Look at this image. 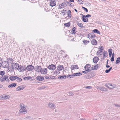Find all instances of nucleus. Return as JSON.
<instances>
[{
  "mask_svg": "<svg viewBox=\"0 0 120 120\" xmlns=\"http://www.w3.org/2000/svg\"><path fill=\"white\" fill-rule=\"evenodd\" d=\"M20 109L19 110L20 112L22 114H26L27 112V110L26 109L25 105L23 104H20Z\"/></svg>",
  "mask_w": 120,
  "mask_h": 120,
  "instance_id": "nucleus-1",
  "label": "nucleus"
},
{
  "mask_svg": "<svg viewBox=\"0 0 120 120\" xmlns=\"http://www.w3.org/2000/svg\"><path fill=\"white\" fill-rule=\"evenodd\" d=\"M1 63V66L3 68H7L9 66V64L8 61H3Z\"/></svg>",
  "mask_w": 120,
  "mask_h": 120,
  "instance_id": "nucleus-2",
  "label": "nucleus"
},
{
  "mask_svg": "<svg viewBox=\"0 0 120 120\" xmlns=\"http://www.w3.org/2000/svg\"><path fill=\"white\" fill-rule=\"evenodd\" d=\"M40 73L43 74H46L47 73V70L46 68H41L40 69Z\"/></svg>",
  "mask_w": 120,
  "mask_h": 120,
  "instance_id": "nucleus-3",
  "label": "nucleus"
},
{
  "mask_svg": "<svg viewBox=\"0 0 120 120\" xmlns=\"http://www.w3.org/2000/svg\"><path fill=\"white\" fill-rule=\"evenodd\" d=\"M17 69L20 72H22L25 70V68L23 66H19Z\"/></svg>",
  "mask_w": 120,
  "mask_h": 120,
  "instance_id": "nucleus-4",
  "label": "nucleus"
},
{
  "mask_svg": "<svg viewBox=\"0 0 120 120\" xmlns=\"http://www.w3.org/2000/svg\"><path fill=\"white\" fill-rule=\"evenodd\" d=\"M34 67L32 65H29L27 66L26 68V69L28 71H30L33 70Z\"/></svg>",
  "mask_w": 120,
  "mask_h": 120,
  "instance_id": "nucleus-5",
  "label": "nucleus"
},
{
  "mask_svg": "<svg viewBox=\"0 0 120 120\" xmlns=\"http://www.w3.org/2000/svg\"><path fill=\"white\" fill-rule=\"evenodd\" d=\"M49 107L51 109H54L56 108V105L52 103H49L48 105Z\"/></svg>",
  "mask_w": 120,
  "mask_h": 120,
  "instance_id": "nucleus-6",
  "label": "nucleus"
},
{
  "mask_svg": "<svg viewBox=\"0 0 120 120\" xmlns=\"http://www.w3.org/2000/svg\"><path fill=\"white\" fill-rule=\"evenodd\" d=\"M48 68L49 69L52 70L55 69L56 68V66L54 65L51 64L49 66Z\"/></svg>",
  "mask_w": 120,
  "mask_h": 120,
  "instance_id": "nucleus-7",
  "label": "nucleus"
},
{
  "mask_svg": "<svg viewBox=\"0 0 120 120\" xmlns=\"http://www.w3.org/2000/svg\"><path fill=\"white\" fill-rule=\"evenodd\" d=\"M66 6L67 5L66 3L63 2L59 5L58 8V9H62L63 8L66 7Z\"/></svg>",
  "mask_w": 120,
  "mask_h": 120,
  "instance_id": "nucleus-8",
  "label": "nucleus"
},
{
  "mask_svg": "<svg viewBox=\"0 0 120 120\" xmlns=\"http://www.w3.org/2000/svg\"><path fill=\"white\" fill-rule=\"evenodd\" d=\"M41 68V66L37 65L34 67V68L36 72H40V69Z\"/></svg>",
  "mask_w": 120,
  "mask_h": 120,
  "instance_id": "nucleus-9",
  "label": "nucleus"
},
{
  "mask_svg": "<svg viewBox=\"0 0 120 120\" xmlns=\"http://www.w3.org/2000/svg\"><path fill=\"white\" fill-rule=\"evenodd\" d=\"M8 76L7 75H4V77L1 79H0V81L1 82H3L6 80L7 81H9V80L8 79Z\"/></svg>",
  "mask_w": 120,
  "mask_h": 120,
  "instance_id": "nucleus-10",
  "label": "nucleus"
},
{
  "mask_svg": "<svg viewBox=\"0 0 120 120\" xmlns=\"http://www.w3.org/2000/svg\"><path fill=\"white\" fill-rule=\"evenodd\" d=\"M88 38L89 39L94 38L95 37L94 34L93 33H89L88 35Z\"/></svg>",
  "mask_w": 120,
  "mask_h": 120,
  "instance_id": "nucleus-11",
  "label": "nucleus"
},
{
  "mask_svg": "<svg viewBox=\"0 0 120 120\" xmlns=\"http://www.w3.org/2000/svg\"><path fill=\"white\" fill-rule=\"evenodd\" d=\"M19 65L18 64L16 63H13L12 64L11 67L13 69H17Z\"/></svg>",
  "mask_w": 120,
  "mask_h": 120,
  "instance_id": "nucleus-12",
  "label": "nucleus"
},
{
  "mask_svg": "<svg viewBox=\"0 0 120 120\" xmlns=\"http://www.w3.org/2000/svg\"><path fill=\"white\" fill-rule=\"evenodd\" d=\"M97 89L99 90L102 91H106L107 90V89L104 87H98Z\"/></svg>",
  "mask_w": 120,
  "mask_h": 120,
  "instance_id": "nucleus-13",
  "label": "nucleus"
},
{
  "mask_svg": "<svg viewBox=\"0 0 120 120\" xmlns=\"http://www.w3.org/2000/svg\"><path fill=\"white\" fill-rule=\"evenodd\" d=\"M1 98L2 99H7L10 98V96L5 94H3L1 96Z\"/></svg>",
  "mask_w": 120,
  "mask_h": 120,
  "instance_id": "nucleus-14",
  "label": "nucleus"
},
{
  "mask_svg": "<svg viewBox=\"0 0 120 120\" xmlns=\"http://www.w3.org/2000/svg\"><path fill=\"white\" fill-rule=\"evenodd\" d=\"M78 67L77 65H72L71 66V70H74L75 69H78Z\"/></svg>",
  "mask_w": 120,
  "mask_h": 120,
  "instance_id": "nucleus-15",
  "label": "nucleus"
},
{
  "mask_svg": "<svg viewBox=\"0 0 120 120\" xmlns=\"http://www.w3.org/2000/svg\"><path fill=\"white\" fill-rule=\"evenodd\" d=\"M68 16H67L66 18L68 19H69L71 17V11L70 10H69L68 11Z\"/></svg>",
  "mask_w": 120,
  "mask_h": 120,
  "instance_id": "nucleus-16",
  "label": "nucleus"
},
{
  "mask_svg": "<svg viewBox=\"0 0 120 120\" xmlns=\"http://www.w3.org/2000/svg\"><path fill=\"white\" fill-rule=\"evenodd\" d=\"M99 58L97 57H96L94 58L93 59V61L94 63H97L98 61Z\"/></svg>",
  "mask_w": 120,
  "mask_h": 120,
  "instance_id": "nucleus-17",
  "label": "nucleus"
},
{
  "mask_svg": "<svg viewBox=\"0 0 120 120\" xmlns=\"http://www.w3.org/2000/svg\"><path fill=\"white\" fill-rule=\"evenodd\" d=\"M56 5V4L55 1L52 0L50 3V5L52 7Z\"/></svg>",
  "mask_w": 120,
  "mask_h": 120,
  "instance_id": "nucleus-18",
  "label": "nucleus"
},
{
  "mask_svg": "<svg viewBox=\"0 0 120 120\" xmlns=\"http://www.w3.org/2000/svg\"><path fill=\"white\" fill-rule=\"evenodd\" d=\"M37 79L39 81H42L44 80V77L41 76H38L37 77Z\"/></svg>",
  "mask_w": 120,
  "mask_h": 120,
  "instance_id": "nucleus-19",
  "label": "nucleus"
},
{
  "mask_svg": "<svg viewBox=\"0 0 120 120\" xmlns=\"http://www.w3.org/2000/svg\"><path fill=\"white\" fill-rule=\"evenodd\" d=\"M82 20L84 22H88V19L87 18H86V17L84 16V15L82 14Z\"/></svg>",
  "mask_w": 120,
  "mask_h": 120,
  "instance_id": "nucleus-20",
  "label": "nucleus"
},
{
  "mask_svg": "<svg viewBox=\"0 0 120 120\" xmlns=\"http://www.w3.org/2000/svg\"><path fill=\"white\" fill-rule=\"evenodd\" d=\"M91 43L92 45H95L97 44V42L95 39H93L91 40Z\"/></svg>",
  "mask_w": 120,
  "mask_h": 120,
  "instance_id": "nucleus-21",
  "label": "nucleus"
},
{
  "mask_svg": "<svg viewBox=\"0 0 120 120\" xmlns=\"http://www.w3.org/2000/svg\"><path fill=\"white\" fill-rule=\"evenodd\" d=\"M64 69V68L63 65H60L57 67V70L58 71H61Z\"/></svg>",
  "mask_w": 120,
  "mask_h": 120,
  "instance_id": "nucleus-22",
  "label": "nucleus"
},
{
  "mask_svg": "<svg viewBox=\"0 0 120 120\" xmlns=\"http://www.w3.org/2000/svg\"><path fill=\"white\" fill-rule=\"evenodd\" d=\"M103 48V46H101L99 49V51H98L97 52V53L98 54H99L101 53V52H102V50H103V49L102 48Z\"/></svg>",
  "mask_w": 120,
  "mask_h": 120,
  "instance_id": "nucleus-23",
  "label": "nucleus"
},
{
  "mask_svg": "<svg viewBox=\"0 0 120 120\" xmlns=\"http://www.w3.org/2000/svg\"><path fill=\"white\" fill-rule=\"evenodd\" d=\"M91 67L90 65V64H86L85 66V70H90V69L89 68H90Z\"/></svg>",
  "mask_w": 120,
  "mask_h": 120,
  "instance_id": "nucleus-24",
  "label": "nucleus"
},
{
  "mask_svg": "<svg viewBox=\"0 0 120 120\" xmlns=\"http://www.w3.org/2000/svg\"><path fill=\"white\" fill-rule=\"evenodd\" d=\"M16 83H13L10 85L8 86L9 88L14 87L16 85Z\"/></svg>",
  "mask_w": 120,
  "mask_h": 120,
  "instance_id": "nucleus-25",
  "label": "nucleus"
},
{
  "mask_svg": "<svg viewBox=\"0 0 120 120\" xmlns=\"http://www.w3.org/2000/svg\"><path fill=\"white\" fill-rule=\"evenodd\" d=\"M98 64L92 67V69L93 70H97L98 68Z\"/></svg>",
  "mask_w": 120,
  "mask_h": 120,
  "instance_id": "nucleus-26",
  "label": "nucleus"
},
{
  "mask_svg": "<svg viewBox=\"0 0 120 120\" xmlns=\"http://www.w3.org/2000/svg\"><path fill=\"white\" fill-rule=\"evenodd\" d=\"M77 25L79 27L82 28H83L84 27L83 26V25L81 23L78 22L77 23Z\"/></svg>",
  "mask_w": 120,
  "mask_h": 120,
  "instance_id": "nucleus-27",
  "label": "nucleus"
},
{
  "mask_svg": "<svg viewBox=\"0 0 120 120\" xmlns=\"http://www.w3.org/2000/svg\"><path fill=\"white\" fill-rule=\"evenodd\" d=\"M7 60L9 62L12 63L13 61V59L12 58H9L7 59Z\"/></svg>",
  "mask_w": 120,
  "mask_h": 120,
  "instance_id": "nucleus-28",
  "label": "nucleus"
},
{
  "mask_svg": "<svg viewBox=\"0 0 120 120\" xmlns=\"http://www.w3.org/2000/svg\"><path fill=\"white\" fill-rule=\"evenodd\" d=\"M66 78V76L65 75H64L62 76H60L58 78L59 79H65Z\"/></svg>",
  "mask_w": 120,
  "mask_h": 120,
  "instance_id": "nucleus-29",
  "label": "nucleus"
},
{
  "mask_svg": "<svg viewBox=\"0 0 120 120\" xmlns=\"http://www.w3.org/2000/svg\"><path fill=\"white\" fill-rule=\"evenodd\" d=\"M74 74L75 76H79L82 75V73L80 72L76 73H74Z\"/></svg>",
  "mask_w": 120,
  "mask_h": 120,
  "instance_id": "nucleus-30",
  "label": "nucleus"
},
{
  "mask_svg": "<svg viewBox=\"0 0 120 120\" xmlns=\"http://www.w3.org/2000/svg\"><path fill=\"white\" fill-rule=\"evenodd\" d=\"M74 76V73L72 75H68L67 77L68 78H73Z\"/></svg>",
  "mask_w": 120,
  "mask_h": 120,
  "instance_id": "nucleus-31",
  "label": "nucleus"
},
{
  "mask_svg": "<svg viewBox=\"0 0 120 120\" xmlns=\"http://www.w3.org/2000/svg\"><path fill=\"white\" fill-rule=\"evenodd\" d=\"M93 31L94 33H97L99 34H100V32L97 29H94L93 30Z\"/></svg>",
  "mask_w": 120,
  "mask_h": 120,
  "instance_id": "nucleus-32",
  "label": "nucleus"
},
{
  "mask_svg": "<svg viewBox=\"0 0 120 120\" xmlns=\"http://www.w3.org/2000/svg\"><path fill=\"white\" fill-rule=\"evenodd\" d=\"M15 76H11L10 77L9 79H10L11 80L13 81L15 80Z\"/></svg>",
  "mask_w": 120,
  "mask_h": 120,
  "instance_id": "nucleus-33",
  "label": "nucleus"
},
{
  "mask_svg": "<svg viewBox=\"0 0 120 120\" xmlns=\"http://www.w3.org/2000/svg\"><path fill=\"white\" fill-rule=\"evenodd\" d=\"M108 85L109 86V88L112 89L114 88L115 87L112 85L110 84H108Z\"/></svg>",
  "mask_w": 120,
  "mask_h": 120,
  "instance_id": "nucleus-34",
  "label": "nucleus"
},
{
  "mask_svg": "<svg viewBox=\"0 0 120 120\" xmlns=\"http://www.w3.org/2000/svg\"><path fill=\"white\" fill-rule=\"evenodd\" d=\"M76 27H74L73 28L72 30V33L73 34H75L76 33Z\"/></svg>",
  "mask_w": 120,
  "mask_h": 120,
  "instance_id": "nucleus-35",
  "label": "nucleus"
},
{
  "mask_svg": "<svg viewBox=\"0 0 120 120\" xmlns=\"http://www.w3.org/2000/svg\"><path fill=\"white\" fill-rule=\"evenodd\" d=\"M59 71H58V70H56L55 71L54 74V75H57L58 74L60 73V72H59Z\"/></svg>",
  "mask_w": 120,
  "mask_h": 120,
  "instance_id": "nucleus-36",
  "label": "nucleus"
},
{
  "mask_svg": "<svg viewBox=\"0 0 120 120\" xmlns=\"http://www.w3.org/2000/svg\"><path fill=\"white\" fill-rule=\"evenodd\" d=\"M23 89V88H22L20 86L18 87L16 89V90L17 91L21 90Z\"/></svg>",
  "mask_w": 120,
  "mask_h": 120,
  "instance_id": "nucleus-37",
  "label": "nucleus"
},
{
  "mask_svg": "<svg viewBox=\"0 0 120 120\" xmlns=\"http://www.w3.org/2000/svg\"><path fill=\"white\" fill-rule=\"evenodd\" d=\"M120 62V57H119L117 58L116 62V64H117L118 63Z\"/></svg>",
  "mask_w": 120,
  "mask_h": 120,
  "instance_id": "nucleus-38",
  "label": "nucleus"
},
{
  "mask_svg": "<svg viewBox=\"0 0 120 120\" xmlns=\"http://www.w3.org/2000/svg\"><path fill=\"white\" fill-rule=\"evenodd\" d=\"M107 54V52L104 51L103 52V57L104 58L106 57V56Z\"/></svg>",
  "mask_w": 120,
  "mask_h": 120,
  "instance_id": "nucleus-39",
  "label": "nucleus"
},
{
  "mask_svg": "<svg viewBox=\"0 0 120 120\" xmlns=\"http://www.w3.org/2000/svg\"><path fill=\"white\" fill-rule=\"evenodd\" d=\"M5 72L4 71H1L0 72V75L3 76L4 75Z\"/></svg>",
  "mask_w": 120,
  "mask_h": 120,
  "instance_id": "nucleus-40",
  "label": "nucleus"
},
{
  "mask_svg": "<svg viewBox=\"0 0 120 120\" xmlns=\"http://www.w3.org/2000/svg\"><path fill=\"white\" fill-rule=\"evenodd\" d=\"M83 43L85 45H86L89 43V41L86 40H84L83 41Z\"/></svg>",
  "mask_w": 120,
  "mask_h": 120,
  "instance_id": "nucleus-41",
  "label": "nucleus"
},
{
  "mask_svg": "<svg viewBox=\"0 0 120 120\" xmlns=\"http://www.w3.org/2000/svg\"><path fill=\"white\" fill-rule=\"evenodd\" d=\"M90 71V70H85V71H83L82 72L83 73L86 74L88 72H89Z\"/></svg>",
  "mask_w": 120,
  "mask_h": 120,
  "instance_id": "nucleus-42",
  "label": "nucleus"
},
{
  "mask_svg": "<svg viewBox=\"0 0 120 120\" xmlns=\"http://www.w3.org/2000/svg\"><path fill=\"white\" fill-rule=\"evenodd\" d=\"M70 22H68L64 24V25L66 27H69L70 26Z\"/></svg>",
  "mask_w": 120,
  "mask_h": 120,
  "instance_id": "nucleus-43",
  "label": "nucleus"
},
{
  "mask_svg": "<svg viewBox=\"0 0 120 120\" xmlns=\"http://www.w3.org/2000/svg\"><path fill=\"white\" fill-rule=\"evenodd\" d=\"M55 76H49V79H55Z\"/></svg>",
  "mask_w": 120,
  "mask_h": 120,
  "instance_id": "nucleus-44",
  "label": "nucleus"
},
{
  "mask_svg": "<svg viewBox=\"0 0 120 120\" xmlns=\"http://www.w3.org/2000/svg\"><path fill=\"white\" fill-rule=\"evenodd\" d=\"M89 75H86L84 76V77L85 78L88 79L89 78Z\"/></svg>",
  "mask_w": 120,
  "mask_h": 120,
  "instance_id": "nucleus-45",
  "label": "nucleus"
},
{
  "mask_svg": "<svg viewBox=\"0 0 120 120\" xmlns=\"http://www.w3.org/2000/svg\"><path fill=\"white\" fill-rule=\"evenodd\" d=\"M108 51L109 53L112 54V50L111 49H109Z\"/></svg>",
  "mask_w": 120,
  "mask_h": 120,
  "instance_id": "nucleus-46",
  "label": "nucleus"
},
{
  "mask_svg": "<svg viewBox=\"0 0 120 120\" xmlns=\"http://www.w3.org/2000/svg\"><path fill=\"white\" fill-rule=\"evenodd\" d=\"M113 105L116 107H120V105H119L118 104H114Z\"/></svg>",
  "mask_w": 120,
  "mask_h": 120,
  "instance_id": "nucleus-47",
  "label": "nucleus"
},
{
  "mask_svg": "<svg viewBox=\"0 0 120 120\" xmlns=\"http://www.w3.org/2000/svg\"><path fill=\"white\" fill-rule=\"evenodd\" d=\"M45 88V87L43 86L42 87H38V90H41L42 89H44Z\"/></svg>",
  "mask_w": 120,
  "mask_h": 120,
  "instance_id": "nucleus-48",
  "label": "nucleus"
},
{
  "mask_svg": "<svg viewBox=\"0 0 120 120\" xmlns=\"http://www.w3.org/2000/svg\"><path fill=\"white\" fill-rule=\"evenodd\" d=\"M78 2L79 3L82 4L83 3V1L81 0H78Z\"/></svg>",
  "mask_w": 120,
  "mask_h": 120,
  "instance_id": "nucleus-49",
  "label": "nucleus"
},
{
  "mask_svg": "<svg viewBox=\"0 0 120 120\" xmlns=\"http://www.w3.org/2000/svg\"><path fill=\"white\" fill-rule=\"evenodd\" d=\"M49 75H45V78L46 79H48L49 78V77L48 76Z\"/></svg>",
  "mask_w": 120,
  "mask_h": 120,
  "instance_id": "nucleus-50",
  "label": "nucleus"
},
{
  "mask_svg": "<svg viewBox=\"0 0 120 120\" xmlns=\"http://www.w3.org/2000/svg\"><path fill=\"white\" fill-rule=\"evenodd\" d=\"M69 94L70 96H72L73 95V93L71 92H70Z\"/></svg>",
  "mask_w": 120,
  "mask_h": 120,
  "instance_id": "nucleus-51",
  "label": "nucleus"
},
{
  "mask_svg": "<svg viewBox=\"0 0 120 120\" xmlns=\"http://www.w3.org/2000/svg\"><path fill=\"white\" fill-rule=\"evenodd\" d=\"M66 2L67 3V4H68V5L69 6H70V5L71 4V2H70V1H66Z\"/></svg>",
  "mask_w": 120,
  "mask_h": 120,
  "instance_id": "nucleus-52",
  "label": "nucleus"
},
{
  "mask_svg": "<svg viewBox=\"0 0 120 120\" xmlns=\"http://www.w3.org/2000/svg\"><path fill=\"white\" fill-rule=\"evenodd\" d=\"M84 16L86 17H91V16L90 15L88 14L86 16L84 15Z\"/></svg>",
  "mask_w": 120,
  "mask_h": 120,
  "instance_id": "nucleus-53",
  "label": "nucleus"
},
{
  "mask_svg": "<svg viewBox=\"0 0 120 120\" xmlns=\"http://www.w3.org/2000/svg\"><path fill=\"white\" fill-rule=\"evenodd\" d=\"M111 61L112 62L114 60V57H112L111 58Z\"/></svg>",
  "mask_w": 120,
  "mask_h": 120,
  "instance_id": "nucleus-54",
  "label": "nucleus"
},
{
  "mask_svg": "<svg viewBox=\"0 0 120 120\" xmlns=\"http://www.w3.org/2000/svg\"><path fill=\"white\" fill-rule=\"evenodd\" d=\"M66 11V10H64V9H63L61 11V12L63 13H64Z\"/></svg>",
  "mask_w": 120,
  "mask_h": 120,
  "instance_id": "nucleus-55",
  "label": "nucleus"
},
{
  "mask_svg": "<svg viewBox=\"0 0 120 120\" xmlns=\"http://www.w3.org/2000/svg\"><path fill=\"white\" fill-rule=\"evenodd\" d=\"M26 77V78H27V80L30 79L32 78V77H31L28 76V77Z\"/></svg>",
  "mask_w": 120,
  "mask_h": 120,
  "instance_id": "nucleus-56",
  "label": "nucleus"
},
{
  "mask_svg": "<svg viewBox=\"0 0 120 120\" xmlns=\"http://www.w3.org/2000/svg\"><path fill=\"white\" fill-rule=\"evenodd\" d=\"M110 71L109 69H107L105 70V72L106 73H108Z\"/></svg>",
  "mask_w": 120,
  "mask_h": 120,
  "instance_id": "nucleus-57",
  "label": "nucleus"
},
{
  "mask_svg": "<svg viewBox=\"0 0 120 120\" xmlns=\"http://www.w3.org/2000/svg\"><path fill=\"white\" fill-rule=\"evenodd\" d=\"M19 77L17 76H15V80L16 81H18Z\"/></svg>",
  "mask_w": 120,
  "mask_h": 120,
  "instance_id": "nucleus-58",
  "label": "nucleus"
},
{
  "mask_svg": "<svg viewBox=\"0 0 120 120\" xmlns=\"http://www.w3.org/2000/svg\"><path fill=\"white\" fill-rule=\"evenodd\" d=\"M85 88H87V89H91L92 88L91 87V86H89L86 87Z\"/></svg>",
  "mask_w": 120,
  "mask_h": 120,
  "instance_id": "nucleus-59",
  "label": "nucleus"
},
{
  "mask_svg": "<svg viewBox=\"0 0 120 120\" xmlns=\"http://www.w3.org/2000/svg\"><path fill=\"white\" fill-rule=\"evenodd\" d=\"M84 11H85L86 12H88L87 9L86 8H85L84 9Z\"/></svg>",
  "mask_w": 120,
  "mask_h": 120,
  "instance_id": "nucleus-60",
  "label": "nucleus"
},
{
  "mask_svg": "<svg viewBox=\"0 0 120 120\" xmlns=\"http://www.w3.org/2000/svg\"><path fill=\"white\" fill-rule=\"evenodd\" d=\"M18 81L19 82L21 81H22V79L21 78L19 77Z\"/></svg>",
  "mask_w": 120,
  "mask_h": 120,
  "instance_id": "nucleus-61",
  "label": "nucleus"
},
{
  "mask_svg": "<svg viewBox=\"0 0 120 120\" xmlns=\"http://www.w3.org/2000/svg\"><path fill=\"white\" fill-rule=\"evenodd\" d=\"M70 6L72 7H73L74 6L73 4L71 3Z\"/></svg>",
  "mask_w": 120,
  "mask_h": 120,
  "instance_id": "nucleus-62",
  "label": "nucleus"
},
{
  "mask_svg": "<svg viewBox=\"0 0 120 120\" xmlns=\"http://www.w3.org/2000/svg\"><path fill=\"white\" fill-rule=\"evenodd\" d=\"M105 86H106V87H108V88H109V86L108 85V84H106Z\"/></svg>",
  "mask_w": 120,
  "mask_h": 120,
  "instance_id": "nucleus-63",
  "label": "nucleus"
},
{
  "mask_svg": "<svg viewBox=\"0 0 120 120\" xmlns=\"http://www.w3.org/2000/svg\"><path fill=\"white\" fill-rule=\"evenodd\" d=\"M106 67L107 68H109L110 67V66L109 65H106Z\"/></svg>",
  "mask_w": 120,
  "mask_h": 120,
  "instance_id": "nucleus-64",
  "label": "nucleus"
}]
</instances>
